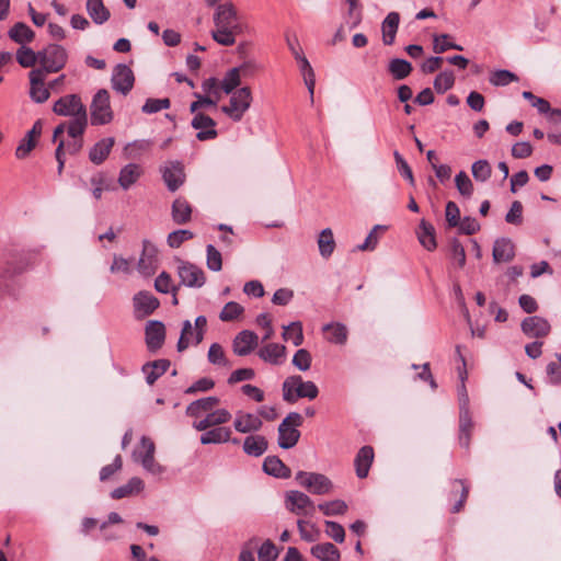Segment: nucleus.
I'll return each instance as SVG.
<instances>
[{
    "label": "nucleus",
    "mask_w": 561,
    "mask_h": 561,
    "mask_svg": "<svg viewBox=\"0 0 561 561\" xmlns=\"http://www.w3.org/2000/svg\"><path fill=\"white\" fill-rule=\"evenodd\" d=\"M146 344L150 352L160 350L165 340V327L161 321L151 320L145 329Z\"/></svg>",
    "instance_id": "obj_19"
},
{
    "label": "nucleus",
    "mask_w": 561,
    "mask_h": 561,
    "mask_svg": "<svg viewBox=\"0 0 561 561\" xmlns=\"http://www.w3.org/2000/svg\"><path fill=\"white\" fill-rule=\"evenodd\" d=\"M311 553L314 558L321 561H339L340 551L331 542L318 543L311 548Z\"/></svg>",
    "instance_id": "obj_38"
},
{
    "label": "nucleus",
    "mask_w": 561,
    "mask_h": 561,
    "mask_svg": "<svg viewBox=\"0 0 561 561\" xmlns=\"http://www.w3.org/2000/svg\"><path fill=\"white\" fill-rule=\"evenodd\" d=\"M219 403V399L217 397H206L198 400L193 401L186 408V414L188 416L197 417L203 412H211L213 409Z\"/></svg>",
    "instance_id": "obj_36"
},
{
    "label": "nucleus",
    "mask_w": 561,
    "mask_h": 561,
    "mask_svg": "<svg viewBox=\"0 0 561 561\" xmlns=\"http://www.w3.org/2000/svg\"><path fill=\"white\" fill-rule=\"evenodd\" d=\"M207 267L214 272H219L222 268V257L221 253L211 244H208L206 248Z\"/></svg>",
    "instance_id": "obj_59"
},
{
    "label": "nucleus",
    "mask_w": 561,
    "mask_h": 561,
    "mask_svg": "<svg viewBox=\"0 0 561 561\" xmlns=\"http://www.w3.org/2000/svg\"><path fill=\"white\" fill-rule=\"evenodd\" d=\"M325 340L332 344L344 345L347 342L348 330L341 322L327 323L322 328Z\"/></svg>",
    "instance_id": "obj_26"
},
{
    "label": "nucleus",
    "mask_w": 561,
    "mask_h": 561,
    "mask_svg": "<svg viewBox=\"0 0 561 561\" xmlns=\"http://www.w3.org/2000/svg\"><path fill=\"white\" fill-rule=\"evenodd\" d=\"M194 238V233L186 229L175 230L169 233L167 238L168 245L172 249H178L183 242Z\"/></svg>",
    "instance_id": "obj_54"
},
{
    "label": "nucleus",
    "mask_w": 561,
    "mask_h": 561,
    "mask_svg": "<svg viewBox=\"0 0 561 561\" xmlns=\"http://www.w3.org/2000/svg\"><path fill=\"white\" fill-rule=\"evenodd\" d=\"M194 129L198 130L196 138L199 141L213 140L218 136L216 122L204 113H196L191 122Z\"/></svg>",
    "instance_id": "obj_14"
},
{
    "label": "nucleus",
    "mask_w": 561,
    "mask_h": 561,
    "mask_svg": "<svg viewBox=\"0 0 561 561\" xmlns=\"http://www.w3.org/2000/svg\"><path fill=\"white\" fill-rule=\"evenodd\" d=\"M455 184L458 192L465 196L470 197L473 193V184L465 171H460L455 176Z\"/></svg>",
    "instance_id": "obj_55"
},
{
    "label": "nucleus",
    "mask_w": 561,
    "mask_h": 561,
    "mask_svg": "<svg viewBox=\"0 0 561 561\" xmlns=\"http://www.w3.org/2000/svg\"><path fill=\"white\" fill-rule=\"evenodd\" d=\"M417 238L420 243L428 251L436 249L435 229L430 222L422 220L419 230Z\"/></svg>",
    "instance_id": "obj_39"
},
{
    "label": "nucleus",
    "mask_w": 561,
    "mask_h": 561,
    "mask_svg": "<svg viewBox=\"0 0 561 561\" xmlns=\"http://www.w3.org/2000/svg\"><path fill=\"white\" fill-rule=\"evenodd\" d=\"M135 77L131 69L124 64L117 65L112 75V87L126 95L134 87Z\"/></svg>",
    "instance_id": "obj_16"
},
{
    "label": "nucleus",
    "mask_w": 561,
    "mask_h": 561,
    "mask_svg": "<svg viewBox=\"0 0 561 561\" xmlns=\"http://www.w3.org/2000/svg\"><path fill=\"white\" fill-rule=\"evenodd\" d=\"M244 312V308L236 302H227L219 313V319L224 322H230L237 320Z\"/></svg>",
    "instance_id": "obj_50"
},
{
    "label": "nucleus",
    "mask_w": 561,
    "mask_h": 561,
    "mask_svg": "<svg viewBox=\"0 0 561 561\" xmlns=\"http://www.w3.org/2000/svg\"><path fill=\"white\" fill-rule=\"evenodd\" d=\"M53 112L59 116L70 117L68 136L71 138L83 136L88 127V113L78 94H67L59 98L53 105Z\"/></svg>",
    "instance_id": "obj_1"
},
{
    "label": "nucleus",
    "mask_w": 561,
    "mask_h": 561,
    "mask_svg": "<svg viewBox=\"0 0 561 561\" xmlns=\"http://www.w3.org/2000/svg\"><path fill=\"white\" fill-rule=\"evenodd\" d=\"M134 316L141 320L152 314L159 307V300L149 291H139L133 298Z\"/></svg>",
    "instance_id": "obj_11"
},
{
    "label": "nucleus",
    "mask_w": 561,
    "mask_h": 561,
    "mask_svg": "<svg viewBox=\"0 0 561 561\" xmlns=\"http://www.w3.org/2000/svg\"><path fill=\"white\" fill-rule=\"evenodd\" d=\"M114 144L115 139L113 137L99 140L89 151L90 161L96 165L103 163L111 153Z\"/></svg>",
    "instance_id": "obj_27"
},
{
    "label": "nucleus",
    "mask_w": 561,
    "mask_h": 561,
    "mask_svg": "<svg viewBox=\"0 0 561 561\" xmlns=\"http://www.w3.org/2000/svg\"><path fill=\"white\" fill-rule=\"evenodd\" d=\"M191 344L198 345L199 343L196 342L195 335H194V327L192 325L190 320L183 321L182 331L180 339L178 341V351L183 352L185 351Z\"/></svg>",
    "instance_id": "obj_46"
},
{
    "label": "nucleus",
    "mask_w": 561,
    "mask_h": 561,
    "mask_svg": "<svg viewBox=\"0 0 561 561\" xmlns=\"http://www.w3.org/2000/svg\"><path fill=\"white\" fill-rule=\"evenodd\" d=\"M252 103V92L249 87H242L230 93L229 103L221 106V112L233 122H240Z\"/></svg>",
    "instance_id": "obj_6"
},
{
    "label": "nucleus",
    "mask_w": 561,
    "mask_h": 561,
    "mask_svg": "<svg viewBox=\"0 0 561 561\" xmlns=\"http://www.w3.org/2000/svg\"><path fill=\"white\" fill-rule=\"evenodd\" d=\"M400 23V15L398 12H390L381 23L382 43L385 45H392L396 39Z\"/></svg>",
    "instance_id": "obj_29"
},
{
    "label": "nucleus",
    "mask_w": 561,
    "mask_h": 561,
    "mask_svg": "<svg viewBox=\"0 0 561 561\" xmlns=\"http://www.w3.org/2000/svg\"><path fill=\"white\" fill-rule=\"evenodd\" d=\"M412 65L405 59L393 58L389 61L388 71L394 80H403L412 72Z\"/></svg>",
    "instance_id": "obj_40"
},
{
    "label": "nucleus",
    "mask_w": 561,
    "mask_h": 561,
    "mask_svg": "<svg viewBox=\"0 0 561 561\" xmlns=\"http://www.w3.org/2000/svg\"><path fill=\"white\" fill-rule=\"evenodd\" d=\"M318 247L322 257L328 259L332 255L335 249V241L330 228H325L320 232L318 237Z\"/></svg>",
    "instance_id": "obj_42"
},
{
    "label": "nucleus",
    "mask_w": 561,
    "mask_h": 561,
    "mask_svg": "<svg viewBox=\"0 0 561 561\" xmlns=\"http://www.w3.org/2000/svg\"><path fill=\"white\" fill-rule=\"evenodd\" d=\"M514 243L506 238L497 239L493 245V260L496 263H506L514 259Z\"/></svg>",
    "instance_id": "obj_28"
},
{
    "label": "nucleus",
    "mask_w": 561,
    "mask_h": 561,
    "mask_svg": "<svg viewBox=\"0 0 561 561\" xmlns=\"http://www.w3.org/2000/svg\"><path fill=\"white\" fill-rule=\"evenodd\" d=\"M259 561H275L278 557V550L272 540H265L257 551Z\"/></svg>",
    "instance_id": "obj_58"
},
{
    "label": "nucleus",
    "mask_w": 561,
    "mask_h": 561,
    "mask_svg": "<svg viewBox=\"0 0 561 561\" xmlns=\"http://www.w3.org/2000/svg\"><path fill=\"white\" fill-rule=\"evenodd\" d=\"M516 80L517 77L508 70H496L490 76V83L495 87H504Z\"/></svg>",
    "instance_id": "obj_61"
},
{
    "label": "nucleus",
    "mask_w": 561,
    "mask_h": 561,
    "mask_svg": "<svg viewBox=\"0 0 561 561\" xmlns=\"http://www.w3.org/2000/svg\"><path fill=\"white\" fill-rule=\"evenodd\" d=\"M46 78L47 76L42 75L41 71L31 70L28 72L30 98L35 103L42 104L50 96L49 88L45 83Z\"/></svg>",
    "instance_id": "obj_15"
},
{
    "label": "nucleus",
    "mask_w": 561,
    "mask_h": 561,
    "mask_svg": "<svg viewBox=\"0 0 561 561\" xmlns=\"http://www.w3.org/2000/svg\"><path fill=\"white\" fill-rule=\"evenodd\" d=\"M178 274L181 283L187 287H202L206 282L203 270L188 262L180 263Z\"/></svg>",
    "instance_id": "obj_13"
},
{
    "label": "nucleus",
    "mask_w": 561,
    "mask_h": 561,
    "mask_svg": "<svg viewBox=\"0 0 561 561\" xmlns=\"http://www.w3.org/2000/svg\"><path fill=\"white\" fill-rule=\"evenodd\" d=\"M522 331L528 337H545L549 335L551 325L545 318L533 316L524 319L520 324Z\"/></svg>",
    "instance_id": "obj_18"
},
{
    "label": "nucleus",
    "mask_w": 561,
    "mask_h": 561,
    "mask_svg": "<svg viewBox=\"0 0 561 561\" xmlns=\"http://www.w3.org/2000/svg\"><path fill=\"white\" fill-rule=\"evenodd\" d=\"M263 470L276 478L287 479L290 477V469L276 456H268L263 462Z\"/></svg>",
    "instance_id": "obj_33"
},
{
    "label": "nucleus",
    "mask_w": 561,
    "mask_h": 561,
    "mask_svg": "<svg viewBox=\"0 0 561 561\" xmlns=\"http://www.w3.org/2000/svg\"><path fill=\"white\" fill-rule=\"evenodd\" d=\"M161 172L162 179L170 192L179 190L185 181L183 165L178 161L167 163L162 167Z\"/></svg>",
    "instance_id": "obj_17"
},
{
    "label": "nucleus",
    "mask_w": 561,
    "mask_h": 561,
    "mask_svg": "<svg viewBox=\"0 0 561 561\" xmlns=\"http://www.w3.org/2000/svg\"><path fill=\"white\" fill-rule=\"evenodd\" d=\"M286 508L295 515H312L314 511L313 501L300 491H288L285 495Z\"/></svg>",
    "instance_id": "obj_10"
},
{
    "label": "nucleus",
    "mask_w": 561,
    "mask_h": 561,
    "mask_svg": "<svg viewBox=\"0 0 561 561\" xmlns=\"http://www.w3.org/2000/svg\"><path fill=\"white\" fill-rule=\"evenodd\" d=\"M208 362L213 365L228 367L230 366L229 360L226 357L224 347L218 343H213L209 346L207 354Z\"/></svg>",
    "instance_id": "obj_51"
},
{
    "label": "nucleus",
    "mask_w": 561,
    "mask_h": 561,
    "mask_svg": "<svg viewBox=\"0 0 561 561\" xmlns=\"http://www.w3.org/2000/svg\"><path fill=\"white\" fill-rule=\"evenodd\" d=\"M137 268L145 276L154 274L158 268V249L148 240L142 241V252Z\"/></svg>",
    "instance_id": "obj_12"
},
{
    "label": "nucleus",
    "mask_w": 561,
    "mask_h": 561,
    "mask_svg": "<svg viewBox=\"0 0 561 561\" xmlns=\"http://www.w3.org/2000/svg\"><path fill=\"white\" fill-rule=\"evenodd\" d=\"M257 335L249 330H243L233 340V352L239 356L250 354L257 346Z\"/></svg>",
    "instance_id": "obj_23"
},
{
    "label": "nucleus",
    "mask_w": 561,
    "mask_h": 561,
    "mask_svg": "<svg viewBox=\"0 0 561 561\" xmlns=\"http://www.w3.org/2000/svg\"><path fill=\"white\" fill-rule=\"evenodd\" d=\"M263 425L261 417L253 413L238 411L233 421V427L237 432L247 434L259 431Z\"/></svg>",
    "instance_id": "obj_22"
},
{
    "label": "nucleus",
    "mask_w": 561,
    "mask_h": 561,
    "mask_svg": "<svg viewBox=\"0 0 561 561\" xmlns=\"http://www.w3.org/2000/svg\"><path fill=\"white\" fill-rule=\"evenodd\" d=\"M170 367V360L157 359L150 363H146L141 370L146 375V381L152 386L158 378H160Z\"/></svg>",
    "instance_id": "obj_30"
},
{
    "label": "nucleus",
    "mask_w": 561,
    "mask_h": 561,
    "mask_svg": "<svg viewBox=\"0 0 561 561\" xmlns=\"http://www.w3.org/2000/svg\"><path fill=\"white\" fill-rule=\"evenodd\" d=\"M299 64L300 72L304 77L305 84L309 91L311 102L313 101V94H314V87H316V76L314 71L308 61V59L304 56L299 60H297Z\"/></svg>",
    "instance_id": "obj_45"
},
{
    "label": "nucleus",
    "mask_w": 561,
    "mask_h": 561,
    "mask_svg": "<svg viewBox=\"0 0 561 561\" xmlns=\"http://www.w3.org/2000/svg\"><path fill=\"white\" fill-rule=\"evenodd\" d=\"M296 481L310 493L323 495L333 490V483L324 474L317 472L299 471L296 474Z\"/></svg>",
    "instance_id": "obj_8"
},
{
    "label": "nucleus",
    "mask_w": 561,
    "mask_h": 561,
    "mask_svg": "<svg viewBox=\"0 0 561 561\" xmlns=\"http://www.w3.org/2000/svg\"><path fill=\"white\" fill-rule=\"evenodd\" d=\"M140 448L141 450L134 451V457L136 460H139L145 470H147L149 473L161 474L164 469L154 460V443L150 438L144 436L140 440Z\"/></svg>",
    "instance_id": "obj_9"
},
{
    "label": "nucleus",
    "mask_w": 561,
    "mask_h": 561,
    "mask_svg": "<svg viewBox=\"0 0 561 561\" xmlns=\"http://www.w3.org/2000/svg\"><path fill=\"white\" fill-rule=\"evenodd\" d=\"M231 434L229 427H214L201 436V443L203 445L228 443L231 440Z\"/></svg>",
    "instance_id": "obj_35"
},
{
    "label": "nucleus",
    "mask_w": 561,
    "mask_h": 561,
    "mask_svg": "<svg viewBox=\"0 0 561 561\" xmlns=\"http://www.w3.org/2000/svg\"><path fill=\"white\" fill-rule=\"evenodd\" d=\"M151 147V142L149 140H136L129 142L124 148L125 154L127 158H138L141 152L147 151Z\"/></svg>",
    "instance_id": "obj_57"
},
{
    "label": "nucleus",
    "mask_w": 561,
    "mask_h": 561,
    "mask_svg": "<svg viewBox=\"0 0 561 561\" xmlns=\"http://www.w3.org/2000/svg\"><path fill=\"white\" fill-rule=\"evenodd\" d=\"M144 489V482L139 478H131L125 485L116 488L112 491L111 496L119 500L135 493H139Z\"/></svg>",
    "instance_id": "obj_43"
},
{
    "label": "nucleus",
    "mask_w": 561,
    "mask_h": 561,
    "mask_svg": "<svg viewBox=\"0 0 561 561\" xmlns=\"http://www.w3.org/2000/svg\"><path fill=\"white\" fill-rule=\"evenodd\" d=\"M251 68V64L244 62L241 66L231 68L229 71H227L220 81L222 92L225 94H230L238 90L237 88L241 83V76H247Z\"/></svg>",
    "instance_id": "obj_20"
},
{
    "label": "nucleus",
    "mask_w": 561,
    "mask_h": 561,
    "mask_svg": "<svg viewBox=\"0 0 561 561\" xmlns=\"http://www.w3.org/2000/svg\"><path fill=\"white\" fill-rule=\"evenodd\" d=\"M267 440L262 435H250L243 442V450L247 455L260 457L267 449Z\"/></svg>",
    "instance_id": "obj_34"
},
{
    "label": "nucleus",
    "mask_w": 561,
    "mask_h": 561,
    "mask_svg": "<svg viewBox=\"0 0 561 561\" xmlns=\"http://www.w3.org/2000/svg\"><path fill=\"white\" fill-rule=\"evenodd\" d=\"M433 49L436 54H442L448 49L462 50V47L450 41L448 34L435 35L433 38Z\"/></svg>",
    "instance_id": "obj_53"
},
{
    "label": "nucleus",
    "mask_w": 561,
    "mask_h": 561,
    "mask_svg": "<svg viewBox=\"0 0 561 561\" xmlns=\"http://www.w3.org/2000/svg\"><path fill=\"white\" fill-rule=\"evenodd\" d=\"M283 399L288 403H295L297 400L307 398L313 400L319 394V389L313 381H304L299 375H293L283 382Z\"/></svg>",
    "instance_id": "obj_3"
},
{
    "label": "nucleus",
    "mask_w": 561,
    "mask_h": 561,
    "mask_svg": "<svg viewBox=\"0 0 561 561\" xmlns=\"http://www.w3.org/2000/svg\"><path fill=\"white\" fill-rule=\"evenodd\" d=\"M172 219L178 225H184L191 220L192 206L184 197H178L172 204Z\"/></svg>",
    "instance_id": "obj_32"
},
{
    "label": "nucleus",
    "mask_w": 561,
    "mask_h": 561,
    "mask_svg": "<svg viewBox=\"0 0 561 561\" xmlns=\"http://www.w3.org/2000/svg\"><path fill=\"white\" fill-rule=\"evenodd\" d=\"M318 508L325 516L343 515L347 511V504L342 500H333L319 504Z\"/></svg>",
    "instance_id": "obj_49"
},
{
    "label": "nucleus",
    "mask_w": 561,
    "mask_h": 561,
    "mask_svg": "<svg viewBox=\"0 0 561 561\" xmlns=\"http://www.w3.org/2000/svg\"><path fill=\"white\" fill-rule=\"evenodd\" d=\"M154 288L162 294L174 293L176 290L171 276L167 272H162L158 275L154 280Z\"/></svg>",
    "instance_id": "obj_64"
},
{
    "label": "nucleus",
    "mask_w": 561,
    "mask_h": 561,
    "mask_svg": "<svg viewBox=\"0 0 561 561\" xmlns=\"http://www.w3.org/2000/svg\"><path fill=\"white\" fill-rule=\"evenodd\" d=\"M297 527L301 539L307 542H314L320 537L319 528L310 522L298 519Z\"/></svg>",
    "instance_id": "obj_48"
},
{
    "label": "nucleus",
    "mask_w": 561,
    "mask_h": 561,
    "mask_svg": "<svg viewBox=\"0 0 561 561\" xmlns=\"http://www.w3.org/2000/svg\"><path fill=\"white\" fill-rule=\"evenodd\" d=\"M91 124L94 126L107 125L113 118L114 114L110 103V94L107 90H99L90 105Z\"/></svg>",
    "instance_id": "obj_7"
},
{
    "label": "nucleus",
    "mask_w": 561,
    "mask_h": 561,
    "mask_svg": "<svg viewBox=\"0 0 561 561\" xmlns=\"http://www.w3.org/2000/svg\"><path fill=\"white\" fill-rule=\"evenodd\" d=\"M206 417L211 427H221L220 425L231 420V413L226 409H218L209 412Z\"/></svg>",
    "instance_id": "obj_62"
},
{
    "label": "nucleus",
    "mask_w": 561,
    "mask_h": 561,
    "mask_svg": "<svg viewBox=\"0 0 561 561\" xmlns=\"http://www.w3.org/2000/svg\"><path fill=\"white\" fill-rule=\"evenodd\" d=\"M286 346L278 343H267L259 352V357L271 365L279 366L286 359Z\"/></svg>",
    "instance_id": "obj_21"
},
{
    "label": "nucleus",
    "mask_w": 561,
    "mask_h": 561,
    "mask_svg": "<svg viewBox=\"0 0 561 561\" xmlns=\"http://www.w3.org/2000/svg\"><path fill=\"white\" fill-rule=\"evenodd\" d=\"M455 82V76L451 71H444L436 76L434 88L438 93H445L451 89Z\"/></svg>",
    "instance_id": "obj_56"
},
{
    "label": "nucleus",
    "mask_w": 561,
    "mask_h": 561,
    "mask_svg": "<svg viewBox=\"0 0 561 561\" xmlns=\"http://www.w3.org/2000/svg\"><path fill=\"white\" fill-rule=\"evenodd\" d=\"M68 60L67 50L57 44H49L39 50L38 67L34 71H41L42 75L48 76L62 70Z\"/></svg>",
    "instance_id": "obj_4"
},
{
    "label": "nucleus",
    "mask_w": 561,
    "mask_h": 561,
    "mask_svg": "<svg viewBox=\"0 0 561 561\" xmlns=\"http://www.w3.org/2000/svg\"><path fill=\"white\" fill-rule=\"evenodd\" d=\"M8 36L10 39H12L14 43L20 44L21 46H24L26 44H30L35 38V33L32 31V28L26 25L23 22L15 23L8 32Z\"/></svg>",
    "instance_id": "obj_31"
},
{
    "label": "nucleus",
    "mask_w": 561,
    "mask_h": 561,
    "mask_svg": "<svg viewBox=\"0 0 561 561\" xmlns=\"http://www.w3.org/2000/svg\"><path fill=\"white\" fill-rule=\"evenodd\" d=\"M216 30L211 32L214 41L224 46L236 43V36L242 33V25L236 7L231 2L219 4L214 14Z\"/></svg>",
    "instance_id": "obj_2"
},
{
    "label": "nucleus",
    "mask_w": 561,
    "mask_h": 561,
    "mask_svg": "<svg viewBox=\"0 0 561 561\" xmlns=\"http://www.w3.org/2000/svg\"><path fill=\"white\" fill-rule=\"evenodd\" d=\"M282 337L285 341H291L295 346H299L304 343L302 324L299 321L291 322L284 327Z\"/></svg>",
    "instance_id": "obj_47"
},
{
    "label": "nucleus",
    "mask_w": 561,
    "mask_h": 561,
    "mask_svg": "<svg viewBox=\"0 0 561 561\" xmlns=\"http://www.w3.org/2000/svg\"><path fill=\"white\" fill-rule=\"evenodd\" d=\"M311 354L305 348H299L294 354L293 365L301 371H307L311 367Z\"/></svg>",
    "instance_id": "obj_60"
},
{
    "label": "nucleus",
    "mask_w": 561,
    "mask_h": 561,
    "mask_svg": "<svg viewBox=\"0 0 561 561\" xmlns=\"http://www.w3.org/2000/svg\"><path fill=\"white\" fill-rule=\"evenodd\" d=\"M471 430H472V422L469 416L468 409L460 410L459 444L465 448H468L470 445Z\"/></svg>",
    "instance_id": "obj_41"
},
{
    "label": "nucleus",
    "mask_w": 561,
    "mask_h": 561,
    "mask_svg": "<svg viewBox=\"0 0 561 561\" xmlns=\"http://www.w3.org/2000/svg\"><path fill=\"white\" fill-rule=\"evenodd\" d=\"M171 105L168 98L164 99H148L142 105V112L146 114H153L161 110H167Z\"/></svg>",
    "instance_id": "obj_63"
},
{
    "label": "nucleus",
    "mask_w": 561,
    "mask_h": 561,
    "mask_svg": "<svg viewBox=\"0 0 561 561\" xmlns=\"http://www.w3.org/2000/svg\"><path fill=\"white\" fill-rule=\"evenodd\" d=\"M304 422L301 414L290 412L278 426V446L283 449L295 447L300 438L298 430Z\"/></svg>",
    "instance_id": "obj_5"
},
{
    "label": "nucleus",
    "mask_w": 561,
    "mask_h": 561,
    "mask_svg": "<svg viewBox=\"0 0 561 561\" xmlns=\"http://www.w3.org/2000/svg\"><path fill=\"white\" fill-rule=\"evenodd\" d=\"M471 172L476 181L485 182L491 178L492 168L486 160L481 159L473 162Z\"/></svg>",
    "instance_id": "obj_52"
},
{
    "label": "nucleus",
    "mask_w": 561,
    "mask_h": 561,
    "mask_svg": "<svg viewBox=\"0 0 561 561\" xmlns=\"http://www.w3.org/2000/svg\"><path fill=\"white\" fill-rule=\"evenodd\" d=\"M87 11L95 24H104L108 21L111 13L104 5L103 0H87Z\"/></svg>",
    "instance_id": "obj_37"
},
{
    "label": "nucleus",
    "mask_w": 561,
    "mask_h": 561,
    "mask_svg": "<svg viewBox=\"0 0 561 561\" xmlns=\"http://www.w3.org/2000/svg\"><path fill=\"white\" fill-rule=\"evenodd\" d=\"M375 458L374 448L371 446H363L356 454L354 466L356 476L364 479L368 476L369 469Z\"/></svg>",
    "instance_id": "obj_24"
},
{
    "label": "nucleus",
    "mask_w": 561,
    "mask_h": 561,
    "mask_svg": "<svg viewBox=\"0 0 561 561\" xmlns=\"http://www.w3.org/2000/svg\"><path fill=\"white\" fill-rule=\"evenodd\" d=\"M142 173L144 170L139 164L128 163L121 169L117 182L123 190L127 191L138 182Z\"/></svg>",
    "instance_id": "obj_25"
},
{
    "label": "nucleus",
    "mask_w": 561,
    "mask_h": 561,
    "mask_svg": "<svg viewBox=\"0 0 561 561\" xmlns=\"http://www.w3.org/2000/svg\"><path fill=\"white\" fill-rule=\"evenodd\" d=\"M15 57L21 67L34 69V66L38 64L39 50L34 51L32 48L24 45L16 50Z\"/></svg>",
    "instance_id": "obj_44"
}]
</instances>
